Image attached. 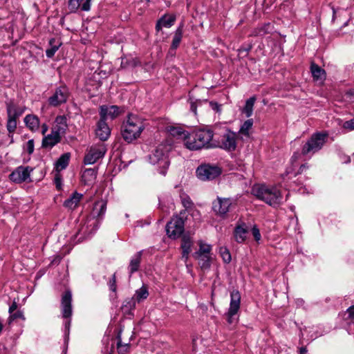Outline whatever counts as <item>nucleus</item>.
<instances>
[{"label":"nucleus","instance_id":"nucleus-1","mask_svg":"<svg viewBox=\"0 0 354 354\" xmlns=\"http://www.w3.org/2000/svg\"><path fill=\"white\" fill-rule=\"evenodd\" d=\"M214 133L209 129H199L189 133L185 146L189 150L195 151L203 148L216 147L212 142Z\"/></svg>","mask_w":354,"mask_h":354},{"label":"nucleus","instance_id":"nucleus-2","mask_svg":"<svg viewBox=\"0 0 354 354\" xmlns=\"http://www.w3.org/2000/svg\"><path fill=\"white\" fill-rule=\"evenodd\" d=\"M144 120L136 115L129 114L121 127V134L123 139L130 143L140 137L145 129Z\"/></svg>","mask_w":354,"mask_h":354},{"label":"nucleus","instance_id":"nucleus-3","mask_svg":"<svg viewBox=\"0 0 354 354\" xmlns=\"http://www.w3.org/2000/svg\"><path fill=\"white\" fill-rule=\"evenodd\" d=\"M252 193L259 199L270 206H277L282 201V194L277 187L266 185H256L252 189Z\"/></svg>","mask_w":354,"mask_h":354},{"label":"nucleus","instance_id":"nucleus-4","mask_svg":"<svg viewBox=\"0 0 354 354\" xmlns=\"http://www.w3.org/2000/svg\"><path fill=\"white\" fill-rule=\"evenodd\" d=\"M171 147L166 144L159 145L154 151L149 156V161L153 165H158L159 172L165 175L167 169L169 167V162L167 154Z\"/></svg>","mask_w":354,"mask_h":354},{"label":"nucleus","instance_id":"nucleus-5","mask_svg":"<svg viewBox=\"0 0 354 354\" xmlns=\"http://www.w3.org/2000/svg\"><path fill=\"white\" fill-rule=\"evenodd\" d=\"M328 138L326 133H315L304 145L301 153L304 156L314 154L319 151L326 143Z\"/></svg>","mask_w":354,"mask_h":354},{"label":"nucleus","instance_id":"nucleus-6","mask_svg":"<svg viewBox=\"0 0 354 354\" xmlns=\"http://www.w3.org/2000/svg\"><path fill=\"white\" fill-rule=\"evenodd\" d=\"M212 246L204 243L202 241L199 243V249L193 254L194 259L198 260V265L202 270H207L210 268L212 257Z\"/></svg>","mask_w":354,"mask_h":354},{"label":"nucleus","instance_id":"nucleus-7","mask_svg":"<svg viewBox=\"0 0 354 354\" xmlns=\"http://www.w3.org/2000/svg\"><path fill=\"white\" fill-rule=\"evenodd\" d=\"M196 174L198 178L201 180H211L221 174V169L215 165L204 164L197 168Z\"/></svg>","mask_w":354,"mask_h":354},{"label":"nucleus","instance_id":"nucleus-8","mask_svg":"<svg viewBox=\"0 0 354 354\" xmlns=\"http://www.w3.org/2000/svg\"><path fill=\"white\" fill-rule=\"evenodd\" d=\"M184 219L180 216H174L167 224L166 231L167 235L172 239L180 236L184 231Z\"/></svg>","mask_w":354,"mask_h":354},{"label":"nucleus","instance_id":"nucleus-9","mask_svg":"<svg viewBox=\"0 0 354 354\" xmlns=\"http://www.w3.org/2000/svg\"><path fill=\"white\" fill-rule=\"evenodd\" d=\"M106 151L104 144H98L91 147L84 156V162L86 165H92L102 158Z\"/></svg>","mask_w":354,"mask_h":354},{"label":"nucleus","instance_id":"nucleus-10","mask_svg":"<svg viewBox=\"0 0 354 354\" xmlns=\"http://www.w3.org/2000/svg\"><path fill=\"white\" fill-rule=\"evenodd\" d=\"M237 136L236 133L227 129L221 137L220 147L229 151H234L236 148Z\"/></svg>","mask_w":354,"mask_h":354},{"label":"nucleus","instance_id":"nucleus-11","mask_svg":"<svg viewBox=\"0 0 354 354\" xmlns=\"http://www.w3.org/2000/svg\"><path fill=\"white\" fill-rule=\"evenodd\" d=\"M68 95V88L66 86H60L55 89L53 95L48 98V103L53 106H57L66 102Z\"/></svg>","mask_w":354,"mask_h":354},{"label":"nucleus","instance_id":"nucleus-12","mask_svg":"<svg viewBox=\"0 0 354 354\" xmlns=\"http://www.w3.org/2000/svg\"><path fill=\"white\" fill-rule=\"evenodd\" d=\"M232 201L229 198L217 197L212 203V209L216 215L224 216L229 212Z\"/></svg>","mask_w":354,"mask_h":354},{"label":"nucleus","instance_id":"nucleus-13","mask_svg":"<svg viewBox=\"0 0 354 354\" xmlns=\"http://www.w3.org/2000/svg\"><path fill=\"white\" fill-rule=\"evenodd\" d=\"M241 304V294L237 290H233L230 292V304L228 309L227 321L229 323L232 322V317L235 315L239 308Z\"/></svg>","mask_w":354,"mask_h":354},{"label":"nucleus","instance_id":"nucleus-14","mask_svg":"<svg viewBox=\"0 0 354 354\" xmlns=\"http://www.w3.org/2000/svg\"><path fill=\"white\" fill-rule=\"evenodd\" d=\"M32 169L30 167H18L9 176L10 180L15 183H21L30 178Z\"/></svg>","mask_w":354,"mask_h":354},{"label":"nucleus","instance_id":"nucleus-15","mask_svg":"<svg viewBox=\"0 0 354 354\" xmlns=\"http://www.w3.org/2000/svg\"><path fill=\"white\" fill-rule=\"evenodd\" d=\"M72 294L69 290L66 291L62 297V313L64 318H69L72 315Z\"/></svg>","mask_w":354,"mask_h":354},{"label":"nucleus","instance_id":"nucleus-16","mask_svg":"<svg viewBox=\"0 0 354 354\" xmlns=\"http://www.w3.org/2000/svg\"><path fill=\"white\" fill-rule=\"evenodd\" d=\"M119 108L117 106H101L100 108V119L106 120L108 119L113 120L119 115Z\"/></svg>","mask_w":354,"mask_h":354},{"label":"nucleus","instance_id":"nucleus-17","mask_svg":"<svg viewBox=\"0 0 354 354\" xmlns=\"http://www.w3.org/2000/svg\"><path fill=\"white\" fill-rule=\"evenodd\" d=\"M111 134V129L105 120L100 119L95 129L96 136L102 141L106 140Z\"/></svg>","mask_w":354,"mask_h":354},{"label":"nucleus","instance_id":"nucleus-18","mask_svg":"<svg viewBox=\"0 0 354 354\" xmlns=\"http://www.w3.org/2000/svg\"><path fill=\"white\" fill-rule=\"evenodd\" d=\"M68 129L67 119L64 115H59L55 118V124L52 129L53 133L62 137L65 135Z\"/></svg>","mask_w":354,"mask_h":354},{"label":"nucleus","instance_id":"nucleus-19","mask_svg":"<svg viewBox=\"0 0 354 354\" xmlns=\"http://www.w3.org/2000/svg\"><path fill=\"white\" fill-rule=\"evenodd\" d=\"M6 111L8 117L17 119L24 113L25 107L17 106L13 101L10 100L6 102Z\"/></svg>","mask_w":354,"mask_h":354},{"label":"nucleus","instance_id":"nucleus-20","mask_svg":"<svg viewBox=\"0 0 354 354\" xmlns=\"http://www.w3.org/2000/svg\"><path fill=\"white\" fill-rule=\"evenodd\" d=\"M193 244V241L189 235L184 234L182 237L181 248L183 250L182 258L185 261L189 258V254L191 252V248Z\"/></svg>","mask_w":354,"mask_h":354},{"label":"nucleus","instance_id":"nucleus-21","mask_svg":"<svg viewBox=\"0 0 354 354\" xmlns=\"http://www.w3.org/2000/svg\"><path fill=\"white\" fill-rule=\"evenodd\" d=\"M97 177V170L95 169H86L82 174V181L86 185H93Z\"/></svg>","mask_w":354,"mask_h":354},{"label":"nucleus","instance_id":"nucleus-22","mask_svg":"<svg viewBox=\"0 0 354 354\" xmlns=\"http://www.w3.org/2000/svg\"><path fill=\"white\" fill-rule=\"evenodd\" d=\"M176 17L174 15H164L157 22L156 30L160 31L162 27L170 28L173 26Z\"/></svg>","mask_w":354,"mask_h":354},{"label":"nucleus","instance_id":"nucleus-23","mask_svg":"<svg viewBox=\"0 0 354 354\" xmlns=\"http://www.w3.org/2000/svg\"><path fill=\"white\" fill-rule=\"evenodd\" d=\"M24 122L26 127L32 131H37L39 128V119L35 115H27L24 118Z\"/></svg>","mask_w":354,"mask_h":354},{"label":"nucleus","instance_id":"nucleus-24","mask_svg":"<svg viewBox=\"0 0 354 354\" xmlns=\"http://www.w3.org/2000/svg\"><path fill=\"white\" fill-rule=\"evenodd\" d=\"M61 140V137L57 135L56 133H53L45 136L42 140V147L44 148H52L56 144L59 142Z\"/></svg>","mask_w":354,"mask_h":354},{"label":"nucleus","instance_id":"nucleus-25","mask_svg":"<svg viewBox=\"0 0 354 354\" xmlns=\"http://www.w3.org/2000/svg\"><path fill=\"white\" fill-rule=\"evenodd\" d=\"M82 196V194L77 192H74L69 198L64 201V207L68 208L69 209H75L78 206Z\"/></svg>","mask_w":354,"mask_h":354},{"label":"nucleus","instance_id":"nucleus-26","mask_svg":"<svg viewBox=\"0 0 354 354\" xmlns=\"http://www.w3.org/2000/svg\"><path fill=\"white\" fill-rule=\"evenodd\" d=\"M310 71L314 80L321 81L325 80L326 73L324 69L315 63H312L310 65Z\"/></svg>","mask_w":354,"mask_h":354},{"label":"nucleus","instance_id":"nucleus-27","mask_svg":"<svg viewBox=\"0 0 354 354\" xmlns=\"http://www.w3.org/2000/svg\"><path fill=\"white\" fill-rule=\"evenodd\" d=\"M135 297L126 299L122 305L121 309L124 314L130 315L131 311L135 309L136 305Z\"/></svg>","mask_w":354,"mask_h":354},{"label":"nucleus","instance_id":"nucleus-28","mask_svg":"<svg viewBox=\"0 0 354 354\" xmlns=\"http://www.w3.org/2000/svg\"><path fill=\"white\" fill-rule=\"evenodd\" d=\"M141 257H142V251L137 252L131 259L129 263V272L130 274H133V272L138 270L140 264L141 262Z\"/></svg>","mask_w":354,"mask_h":354},{"label":"nucleus","instance_id":"nucleus-29","mask_svg":"<svg viewBox=\"0 0 354 354\" xmlns=\"http://www.w3.org/2000/svg\"><path fill=\"white\" fill-rule=\"evenodd\" d=\"M170 134L179 139H182L183 142H186L188 136H189V133L186 131H184L182 128L180 127H171L169 130Z\"/></svg>","mask_w":354,"mask_h":354},{"label":"nucleus","instance_id":"nucleus-30","mask_svg":"<svg viewBox=\"0 0 354 354\" xmlns=\"http://www.w3.org/2000/svg\"><path fill=\"white\" fill-rule=\"evenodd\" d=\"M253 125L252 119L247 120L243 122L241 125L240 130L239 131V134L241 136V138L243 139V137L249 138L250 136V130L252 129Z\"/></svg>","mask_w":354,"mask_h":354},{"label":"nucleus","instance_id":"nucleus-31","mask_svg":"<svg viewBox=\"0 0 354 354\" xmlns=\"http://www.w3.org/2000/svg\"><path fill=\"white\" fill-rule=\"evenodd\" d=\"M106 209V203L103 201L95 203L93 209L92 215L94 217H101L104 214Z\"/></svg>","mask_w":354,"mask_h":354},{"label":"nucleus","instance_id":"nucleus-32","mask_svg":"<svg viewBox=\"0 0 354 354\" xmlns=\"http://www.w3.org/2000/svg\"><path fill=\"white\" fill-rule=\"evenodd\" d=\"M255 101L256 97L254 96H252L246 100L245 106L242 109V113H244L247 118H249L252 115Z\"/></svg>","mask_w":354,"mask_h":354},{"label":"nucleus","instance_id":"nucleus-33","mask_svg":"<svg viewBox=\"0 0 354 354\" xmlns=\"http://www.w3.org/2000/svg\"><path fill=\"white\" fill-rule=\"evenodd\" d=\"M183 37V26H180L176 30L172 40L171 49L176 50L181 41Z\"/></svg>","mask_w":354,"mask_h":354},{"label":"nucleus","instance_id":"nucleus-34","mask_svg":"<svg viewBox=\"0 0 354 354\" xmlns=\"http://www.w3.org/2000/svg\"><path fill=\"white\" fill-rule=\"evenodd\" d=\"M272 25L270 24H266L255 28L251 35L252 36H263L267 33H269L272 30Z\"/></svg>","mask_w":354,"mask_h":354},{"label":"nucleus","instance_id":"nucleus-35","mask_svg":"<svg viewBox=\"0 0 354 354\" xmlns=\"http://www.w3.org/2000/svg\"><path fill=\"white\" fill-rule=\"evenodd\" d=\"M70 154L66 153L62 154L56 162V169L58 171L64 169L68 165Z\"/></svg>","mask_w":354,"mask_h":354},{"label":"nucleus","instance_id":"nucleus-36","mask_svg":"<svg viewBox=\"0 0 354 354\" xmlns=\"http://www.w3.org/2000/svg\"><path fill=\"white\" fill-rule=\"evenodd\" d=\"M140 64V62L136 58H122L120 66L122 68H134Z\"/></svg>","mask_w":354,"mask_h":354},{"label":"nucleus","instance_id":"nucleus-37","mask_svg":"<svg viewBox=\"0 0 354 354\" xmlns=\"http://www.w3.org/2000/svg\"><path fill=\"white\" fill-rule=\"evenodd\" d=\"M148 295L149 292L147 288L145 286H142L140 288L136 291L135 295L132 297H135L136 301L139 303L141 301L147 299Z\"/></svg>","mask_w":354,"mask_h":354},{"label":"nucleus","instance_id":"nucleus-38","mask_svg":"<svg viewBox=\"0 0 354 354\" xmlns=\"http://www.w3.org/2000/svg\"><path fill=\"white\" fill-rule=\"evenodd\" d=\"M6 128L9 132L8 136L11 138V142L13 141V136L11 133L15 132L17 129V119L8 117V121L6 124Z\"/></svg>","mask_w":354,"mask_h":354},{"label":"nucleus","instance_id":"nucleus-39","mask_svg":"<svg viewBox=\"0 0 354 354\" xmlns=\"http://www.w3.org/2000/svg\"><path fill=\"white\" fill-rule=\"evenodd\" d=\"M247 231L241 226H238L234 230V237L237 242L242 243L245 240Z\"/></svg>","mask_w":354,"mask_h":354},{"label":"nucleus","instance_id":"nucleus-40","mask_svg":"<svg viewBox=\"0 0 354 354\" xmlns=\"http://www.w3.org/2000/svg\"><path fill=\"white\" fill-rule=\"evenodd\" d=\"M55 41V40L54 39L50 40L49 44L50 47L46 50V55L48 57H53L60 46V44H53Z\"/></svg>","mask_w":354,"mask_h":354},{"label":"nucleus","instance_id":"nucleus-41","mask_svg":"<svg viewBox=\"0 0 354 354\" xmlns=\"http://www.w3.org/2000/svg\"><path fill=\"white\" fill-rule=\"evenodd\" d=\"M221 256L225 263H230L231 261V254L226 248H220Z\"/></svg>","mask_w":354,"mask_h":354},{"label":"nucleus","instance_id":"nucleus-42","mask_svg":"<svg viewBox=\"0 0 354 354\" xmlns=\"http://www.w3.org/2000/svg\"><path fill=\"white\" fill-rule=\"evenodd\" d=\"M83 0H68V8L71 12H76L80 6Z\"/></svg>","mask_w":354,"mask_h":354},{"label":"nucleus","instance_id":"nucleus-43","mask_svg":"<svg viewBox=\"0 0 354 354\" xmlns=\"http://www.w3.org/2000/svg\"><path fill=\"white\" fill-rule=\"evenodd\" d=\"M9 319H10V322H11L12 320H14L16 319H21L24 320L25 317H24V315L22 311L17 310V311L13 312L12 314H10Z\"/></svg>","mask_w":354,"mask_h":354},{"label":"nucleus","instance_id":"nucleus-44","mask_svg":"<svg viewBox=\"0 0 354 354\" xmlns=\"http://www.w3.org/2000/svg\"><path fill=\"white\" fill-rule=\"evenodd\" d=\"M129 344H122L121 341L119 339L118 342V350L120 354H124L128 351Z\"/></svg>","mask_w":354,"mask_h":354},{"label":"nucleus","instance_id":"nucleus-45","mask_svg":"<svg viewBox=\"0 0 354 354\" xmlns=\"http://www.w3.org/2000/svg\"><path fill=\"white\" fill-rule=\"evenodd\" d=\"M343 128L349 131L354 130V118L350 120L344 122L343 124Z\"/></svg>","mask_w":354,"mask_h":354},{"label":"nucleus","instance_id":"nucleus-46","mask_svg":"<svg viewBox=\"0 0 354 354\" xmlns=\"http://www.w3.org/2000/svg\"><path fill=\"white\" fill-rule=\"evenodd\" d=\"M26 151L29 154H31L34 151V140H29L26 145Z\"/></svg>","mask_w":354,"mask_h":354},{"label":"nucleus","instance_id":"nucleus-47","mask_svg":"<svg viewBox=\"0 0 354 354\" xmlns=\"http://www.w3.org/2000/svg\"><path fill=\"white\" fill-rule=\"evenodd\" d=\"M209 104L212 110L215 111L217 113H221V104H218L216 102H213V101L209 102Z\"/></svg>","mask_w":354,"mask_h":354},{"label":"nucleus","instance_id":"nucleus-48","mask_svg":"<svg viewBox=\"0 0 354 354\" xmlns=\"http://www.w3.org/2000/svg\"><path fill=\"white\" fill-rule=\"evenodd\" d=\"M115 282H116V280H115V275L113 274L111 277V279H110L109 282V288L110 289L113 291V292H115L116 290V285H115Z\"/></svg>","mask_w":354,"mask_h":354},{"label":"nucleus","instance_id":"nucleus-49","mask_svg":"<svg viewBox=\"0 0 354 354\" xmlns=\"http://www.w3.org/2000/svg\"><path fill=\"white\" fill-rule=\"evenodd\" d=\"M252 232L254 238V239L256 241H259L261 239L260 232H259V229L256 226H254L252 227Z\"/></svg>","mask_w":354,"mask_h":354},{"label":"nucleus","instance_id":"nucleus-50","mask_svg":"<svg viewBox=\"0 0 354 354\" xmlns=\"http://www.w3.org/2000/svg\"><path fill=\"white\" fill-rule=\"evenodd\" d=\"M347 312H348V317L349 319H351V321L354 323V306H351L348 310H347Z\"/></svg>","mask_w":354,"mask_h":354},{"label":"nucleus","instance_id":"nucleus-51","mask_svg":"<svg viewBox=\"0 0 354 354\" xmlns=\"http://www.w3.org/2000/svg\"><path fill=\"white\" fill-rule=\"evenodd\" d=\"M91 0H86L82 6V10L84 11H88L91 8Z\"/></svg>","mask_w":354,"mask_h":354},{"label":"nucleus","instance_id":"nucleus-52","mask_svg":"<svg viewBox=\"0 0 354 354\" xmlns=\"http://www.w3.org/2000/svg\"><path fill=\"white\" fill-rule=\"evenodd\" d=\"M17 308V304L15 301L12 303V304L9 308V313L12 314L13 312H15Z\"/></svg>","mask_w":354,"mask_h":354},{"label":"nucleus","instance_id":"nucleus-53","mask_svg":"<svg viewBox=\"0 0 354 354\" xmlns=\"http://www.w3.org/2000/svg\"><path fill=\"white\" fill-rule=\"evenodd\" d=\"M48 128L47 124H43L41 125V133H42L43 135H45V133H46L47 132V131H48Z\"/></svg>","mask_w":354,"mask_h":354},{"label":"nucleus","instance_id":"nucleus-54","mask_svg":"<svg viewBox=\"0 0 354 354\" xmlns=\"http://www.w3.org/2000/svg\"><path fill=\"white\" fill-rule=\"evenodd\" d=\"M190 109L192 112H194L195 114L196 113V102H192Z\"/></svg>","mask_w":354,"mask_h":354},{"label":"nucleus","instance_id":"nucleus-55","mask_svg":"<svg viewBox=\"0 0 354 354\" xmlns=\"http://www.w3.org/2000/svg\"><path fill=\"white\" fill-rule=\"evenodd\" d=\"M347 95L350 96L351 100H354V88L348 91Z\"/></svg>","mask_w":354,"mask_h":354},{"label":"nucleus","instance_id":"nucleus-56","mask_svg":"<svg viewBox=\"0 0 354 354\" xmlns=\"http://www.w3.org/2000/svg\"><path fill=\"white\" fill-rule=\"evenodd\" d=\"M71 325V322L69 320L66 321L65 323V330L68 333L69 332V328Z\"/></svg>","mask_w":354,"mask_h":354},{"label":"nucleus","instance_id":"nucleus-57","mask_svg":"<svg viewBox=\"0 0 354 354\" xmlns=\"http://www.w3.org/2000/svg\"><path fill=\"white\" fill-rule=\"evenodd\" d=\"M307 349L305 347H301L299 351V354H306Z\"/></svg>","mask_w":354,"mask_h":354},{"label":"nucleus","instance_id":"nucleus-58","mask_svg":"<svg viewBox=\"0 0 354 354\" xmlns=\"http://www.w3.org/2000/svg\"><path fill=\"white\" fill-rule=\"evenodd\" d=\"M299 156V154L298 153H295L292 157V160H296L298 158Z\"/></svg>","mask_w":354,"mask_h":354},{"label":"nucleus","instance_id":"nucleus-59","mask_svg":"<svg viewBox=\"0 0 354 354\" xmlns=\"http://www.w3.org/2000/svg\"><path fill=\"white\" fill-rule=\"evenodd\" d=\"M0 354H7L6 348H3V349H0Z\"/></svg>","mask_w":354,"mask_h":354},{"label":"nucleus","instance_id":"nucleus-60","mask_svg":"<svg viewBox=\"0 0 354 354\" xmlns=\"http://www.w3.org/2000/svg\"><path fill=\"white\" fill-rule=\"evenodd\" d=\"M306 168V165H302L300 168H299V172H302L304 171V169Z\"/></svg>","mask_w":354,"mask_h":354},{"label":"nucleus","instance_id":"nucleus-61","mask_svg":"<svg viewBox=\"0 0 354 354\" xmlns=\"http://www.w3.org/2000/svg\"><path fill=\"white\" fill-rule=\"evenodd\" d=\"M3 328V324L2 321L0 320V333H1Z\"/></svg>","mask_w":354,"mask_h":354},{"label":"nucleus","instance_id":"nucleus-62","mask_svg":"<svg viewBox=\"0 0 354 354\" xmlns=\"http://www.w3.org/2000/svg\"><path fill=\"white\" fill-rule=\"evenodd\" d=\"M333 19H334L335 17V10L334 8H333Z\"/></svg>","mask_w":354,"mask_h":354},{"label":"nucleus","instance_id":"nucleus-63","mask_svg":"<svg viewBox=\"0 0 354 354\" xmlns=\"http://www.w3.org/2000/svg\"><path fill=\"white\" fill-rule=\"evenodd\" d=\"M251 48V47H249L248 49H245V51L248 52V50H250Z\"/></svg>","mask_w":354,"mask_h":354},{"label":"nucleus","instance_id":"nucleus-64","mask_svg":"<svg viewBox=\"0 0 354 354\" xmlns=\"http://www.w3.org/2000/svg\"><path fill=\"white\" fill-rule=\"evenodd\" d=\"M57 187H59V183H57Z\"/></svg>","mask_w":354,"mask_h":354}]
</instances>
